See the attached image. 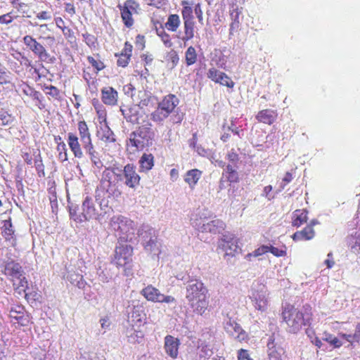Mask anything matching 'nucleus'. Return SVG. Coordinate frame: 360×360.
I'll return each mask as SVG.
<instances>
[{"label":"nucleus","mask_w":360,"mask_h":360,"mask_svg":"<svg viewBox=\"0 0 360 360\" xmlns=\"http://www.w3.org/2000/svg\"><path fill=\"white\" fill-rule=\"evenodd\" d=\"M170 115L167 110H164L160 106L158 105V108L155 111L151 113V119L154 122H162L169 117Z\"/></svg>","instance_id":"nucleus-40"},{"label":"nucleus","mask_w":360,"mask_h":360,"mask_svg":"<svg viewBox=\"0 0 360 360\" xmlns=\"http://www.w3.org/2000/svg\"><path fill=\"white\" fill-rule=\"evenodd\" d=\"M1 272L12 283L15 292L20 295L25 293L28 288V281L20 263L13 259L6 261Z\"/></svg>","instance_id":"nucleus-5"},{"label":"nucleus","mask_w":360,"mask_h":360,"mask_svg":"<svg viewBox=\"0 0 360 360\" xmlns=\"http://www.w3.org/2000/svg\"><path fill=\"white\" fill-rule=\"evenodd\" d=\"M135 46L139 50H143L146 46V39L142 34H138L135 38Z\"/></svg>","instance_id":"nucleus-55"},{"label":"nucleus","mask_w":360,"mask_h":360,"mask_svg":"<svg viewBox=\"0 0 360 360\" xmlns=\"http://www.w3.org/2000/svg\"><path fill=\"white\" fill-rule=\"evenodd\" d=\"M34 167L37 170V174L39 177L45 176L44 165L43 164L41 156H39V159L34 160Z\"/></svg>","instance_id":"nucleus-53"},{"label":"nucleus","mask_w":360,"mask_h":360,"mask_svg":"<svg viewBox=\"0 0 360 360\" xmlns=\"http://www.w3.org/2000/svg\"><path fill=\"white\" fill-rule=\"evenodd\" d=\"M226 158L229 161L235 164L237 163L239 159L238 155L233 150H232L227 154Z\"/></svg>","instance_id":"nucleus-63"},{"label":"nucleus","mask_w":360,"mask_h":360,"mask_svg":"<svg viewBox=\"0 0 360 360\" xmlns=\"http://www.w3.org/2000/svg\"><path fill=\"white\" fill-rule=\"evenodd\" d=\"M132 45L129 41H126L124 43V48L120 53L131 58L132 56Z\"/></svg>","instance_id":"nucleus-60"},{"label":"nucleus","mask_w":360,"mask_h":360,"mask_svg":"<svg viewBox=\"0 0 360 360\" xmlns=\"http://www.w3.org/2000/svg\"><path fill=\"white\" fill-rule=\"evenodd\" d=\"M179 340L168 335L165 338V349L166 353L173 359L177 357L179 354Z\"/></svg>","instance_id":"nucleus-21"},{"label":"nucleus","mask_w":360,"mask_h":360,"mask_svg":"<svg viewBox=\"0 0 360 360\" xmlns=\"http://www.w3.org/2000/svg\"><path fill=\"white\" fill-rule=\"evenodd\" d=\"M15 120V117L10 112L8 105L6 103L0 102V121L1 124L6 126L12 124Z\"/></svg>","instance_id":"nucleus-27"},{"label":"nucleus","mask_w":360,"mask_h":360,"mask_svg":"<svg viewBox=\"0 0 360 360\" xmlns=\"http://www.w3.org/2000/svg\"><path fill=\"white\" fill-rule=\"evenodd\" d=\"M165 58L167 62L170 64L172 68L176 67L179 61V56L178 53L174 49H171L167 53Z\"/></svg>","instance_id":"nucleus-44"},{"label":"nucleus","mask_w":360,"mask_h":360,"mask_svg":"<svg viewBox=\"0 0 360 360\" xmlns=\"http://www.w3.org/2000/svg\"><path fill=\"white\" fill-rule=\"evenodd\" d=\"M239 239L233 234H224L218 240V250L224 252V257H235L240 248L238 245Z\"/></svg>","instance_id":"nucleus-13"},{"label":"nucleus","mask_w":360,"mask_h":360,"mask_svg":"<svg viewBox=\"0 0 360 360\" xmlns=\"http://www.w3.org/2000/svg\"><path fill=\"white\" fill-rule=\"evenodd\" d=\"M241 11L238 9V8H233L231 11L230 15L232 19V22L230 25L229 35H233L239 30L240 24L239 17Z\"/></svg>","instance_id":"nucleus-33"},{"label":"nucleus","mask_w":360,"mask_h":360,"mask_svg":"<svg viewBox=\"0 0 360 360\" xmlns=\"http://www.w3.org/2000/svg\"><path fill=\"white\" fill-rule=\"evenodd\" d=\"M129 321L134 329V334H131L130 337L136 341H139V339L142 340L144 334L142 330H139V328L146 323V314L142 306H134L133 307Z\"/></svg>","instance_id":"nucleus-11"},{"label":"nucleus","mask_w":360,"mask_h":360,"mask_svg":"<svg viewBox=\"0 0 360 360\" xmlns=\"http://www.w3.org/2000/svg\"><path fill=\"white\" fill-rule=\"evenodd\" d=\"M115 167H108L102 173L100 188L108 193V197L119 198L122 195V190L119 181L122 179V174L116 172Z\"/></svg>","instance_id":"nucleus-8"},{"label":"nucleus","mask_w":360,"mask_h":360,"mask_svg":"<svg viewBox=\"0 0 360 360\" xmlns=\"http://www.w3.org/2000/svg\"><path fill=\"white\" fill-rule=\"evenodd\" d=\"M224 328L227 333L234 337L239 342L246 341L248 339V333L239 323L231 318L225 323Z\"/></svg>","instance_id":"nucleus-19"},{"label":"nucleus","mask_w":360,"mask_h":360,"mask_svg":"<svg viewBox=\"0 0 360 360\" xmlns=\"http://www.w3.org/2000/svg\"><path fill=\"white\" fill-rule=\"evenodd\" d=\"M223 222L219 219L212 220L204 224L203 229L205 231L217 233H219L220 230L223 229Z\"/></svg>","instance_id":"nucleus-38"},{"label":"nucleus","mask_w":360,"mask_h":360,"mask_svg":"<svg viewBox=\"0 0 360 360\" xmlns=\"http://www.w3.org/2000/svg\"><path fill=\"white\" fill-rule=\"evenodd\" d=\"M154 135L151 123L148 120H144L136 131L130 134L127 142V150L130 153H135L149 147L152 145Z\"/></svg>","instance_id":"nucleus-4"},{"label":"nucleus","mask_w":360,"mask_h":360,"mask_svg":"<svg viewBox=\"0 0 360 360\" xmlns=\"http://www.w3.org/2000/svg\"><path fill=\"white\" fill-rule=\"evenodd\" d=\"M267 347L269 349V360H282L281 352H283V349H276L275 344V339L271 337L267 342Z\"/></svg>","instance_id":"nucleus-32"},{"label":"nucleus","mask_w":360,"mask_h":360,"mask_svg":"<svg viewBox=\"0 0 360 360\" xmlns=\"http://www.w3.org/2000/svg\"><path fill=\"white\" fill-rule=\"evenodd\" d=\"M77 130L79 136L73 133L68 134L67 142L68 146L76 158L81 159L84 157V153L82 148L86 150L91 160L95 165L96 164L97 153L94 148L92 142L91 134L87 123L84 120H79L77 122Z\"/></svg>","instance_id":"nucleus-2"},{"label":"nucleus","mask_w":360,"mask_h":360,"mask_svg":"<svg viewBox=\"0 0 360 360\" xmlns=\"http://www.w3.org/2000/svg\"><path fill=\"white\" fill-rule=\"evenodd\" d=\"M281 317L282 323L286 326L289 333L297 334L304 327H310L313 321V309L310 304H304L301 308L286 303L282 307ZM310 330L306 329V333L310 336Z\"/></svg>","instance_id":"nucleus-1"},{"label":"nucleus","mask_w":360,"mask_h":360,"mask_svg":"<svg viewBox=\"0 0 360 360\" xmlns=\"http://www.w3.org/2000/svg\"><path fill=\"white\" fill-rule=\"evenodd\" d=\"M238 360H253L250 357L248 351L246 349H240L238 351Z\"/></svg>","instance_id":"nucleus-61"},{"label":"nucleus","mask_w":360,"mask_h":360,"mask_svg":"<svg viewBox=\"0 0 360 360\" xmlns=\"http://www.w3.org/2000/svg\"><path fill=\"white\" fill-rule=\"evenodd\" d=\"M44 89L46 90V94L52 97L53 99L60 101L62 99L60 91L55 86H45Z\"/></svg>","instance_id":"nucleus-45"},{"label":"nucleus","mask_w":360,"mask_h":360,"mask_svg":"<svg viewBox=\"0 0 360 360\" xmlns=\"http://www.w3.org/2000/svg\"><path fill=\"white\" fill-rule=\"evenodd\" d=\"M207 77L215 84H219L230 89H233L235 86V82L228 75L215 68H211L208 70Z\"/></svg>","instance_id":"nucleus-16"},{"label":"nucleus","mask_w":360,"mask_h":360,"mask_svg":"<svg viewBox=\"0 0 360 360\" xmlns=\"http://www.w3.org/2000/svg\"><path fill=\"white\" fill-rule=\"evenodd\" d=\"M268 300L264 295L259 296L255 300V308L259 311H265L267 309Z\"/></svg>","instance_id":"nucleus-50"},{"label":"nucleus","mask_w":360,"mask_h":360,"mask_svg":"<svg viewBox=\"0 0 360 360\" xmlns=\"http://www.w3.org/2000/svg\"><path fill=\"white\" fill-rule=\"evenodd\" d=\"M20 89L25 105L32 111H47V103L43 94L28 84L23 82Z\"/></svg>","instance_id":"nucleus-7"},{"label":"nucleus","mask_w":360,"mask_h":360,"mask_svg":"<svg viewBox=\"0 0 360 360\" xmlns=\"http://www.w3.org/2000/svg\"><path fill=\"white\" fill-rule=\"evenodd\" d=\"M155 30L165 47L171 48L173 46L174 44L170 34L165 31V27L160 22H157L155 23Z\"/></svg>","instance_id":"nucleus-26"},{"label":"nucleus","mask_w":360,"mask_h":360,"mask_svg":"<svg viewBox=\"0 0 360 360\" xmlns=\"http://www.w3.org/2000/svg\"><path fill=\"white\" fill-rule=\"evenodd\" d=\"M101 140L108 143H112L115 141L114 134L108 127H105L104 129H102Z\"/></svg>","instance_id":"nucleus-47"},{"label":"nucleus","mask_w":360,"mask_h":360,"mask_svg":"<svg viewBox=\"0 0 360 360\" xmlns=\"http://www.w3.org/2000/svg\"><path fill=\"white\" fill-rule=\"evenodd\" d=\"M269 245H262L255 249L252 252L248 253L245 255V259L248 261H251L252 257H257L269 252Z\"/></svg>","instance_id":"nucleus-42"},{"label":"nucleus","mask_w":360,"mask_h":360,"mask_svg":"<svg viewBox=\"0 0 360 360\" xmlns=\"http://www.w3.org/2000/svg\"><path fill=\"white\" fill-rule=\"evenodd\" d=\"M70 215L75 221L81 223L84 221L97 219L99 214L92 198L86 196L82 202V213L78 214L75 210L70 209Z\"/></svg>","instance_id":"nucleus-10"},{"label":"nucleus","mask_w":360,"mask_h":360,"mask_svg":"<svg viewBox=\"0 0 360 360\" xmlns=\"http://www.w3.org/2000/svg\"><path fill=\"white\" fill-rule=\"evenodd\" d=\"M181 16L184 22V36L181 39L185 43L195 36V22L193 15V3L186 0L181 1Z\"/></svg>","instance_id":"nucleus-9"},{"label":"nucleus","mask_w":360,"mask_h":360,"mask_svg":"<svg viewBox=\"0 0 360 360\" xmlns=\"http://www.w3.org/2000/svg\"><path fill=\"white\" fill-rule=\"evenodd\" d=\"M114 229L121 233H127L129 231L128 225H131V221H128L127 218L122 216H118L112 218Z\"/></svg>","instance_id":"nucleus-30"},{"label":"nucleus","mask_w":360,"mask_h":360,"mask_svg":"<svg viewBox=\"0 0 360 360\" xmlns=\"http://www.w3.org/2000/svg\"><path fill=\"white\" fill-rule=\"evenodd\" d=\"M278 117V112L276 110L264 109L259 110L255 116L256 120L259 122H262L268 125L274 124Z\"/></svg>","instance_id":"nucleus-22"},{"label":"nucleus","mask_w":360,"mask_h":360,"mask_svg":"<svg viewBox=\"0 0 360 360\" xmlns=\"http://www.w3.org/2000/svg\"><path fill=\"white\" fill-rule=\"evenodd\" d=\"M186 298L195 314L202 316L208 309V290L202 281H191L188 284Z\"/></svg>","instance_id":"nucleus-3"},{"label":"nucleus","mask_w":360,"mask_h":360,"mask_svg":"<svg viewBox=\"0 0 360 360\" xmlns=\"http://www.w3.org/2000/svg\"><path fill=\"white\" fill-rule=\"evenodd\" d=\"M9 72L6 70V68L0 63V84H6L9 83Z\"/></svg>","instance_id":"nucleus-52"},{"label":"nucleus","mask_w":360,"mask_h":360,"mask_svg":"<svg viewBox=\"0 0 360 360\" xmlns=\"http://www.w3.org/2000/svg\"><path fill=\"white\" fill-rule=\"evenodd\" d=\"M122 21L127 28H131L134 24L133 15L138 14L140 10L139 4L135 0H126L122 4H118Z\"/></svg>","instance_id":"nucleus-12"},{"label":"nucleus","mask_w":360,"mask_h":360,"mask_svg":"<svg viewBox=\"0 0 360 360\" xmlns=\"http://www.w3.org/2000/svg\"><path fill=\"white\" fill-rule=\"evenodd\" d=\"M315 236V231L310 226H306L302 230L296 231L292 238L295 241L309 240Z\"/></svg>","instance_id":"nucleus-29"},{"label":"nucleus","mask_w":360,"mask_h":360,"mask_svg":"<svg viewBox=\"0 0 360 360\" xmlns=\"http://www.w3.org/2000/svg\"><path fill=\"white\" fill-rule=\"evenodd\" d=\"M117 91L111 86L104 87L101 89V100L108 105H115L117 103Z\"/></svg>","instance_id":"nucleus-23"},{"label":"nucleus","mask_w":360,"mask_h":360,"mask_svg":"<svg viewBox=\"0 0 360 360\" xmlns=\"http://www.w3.org/2000/svg\"><path fill=\"white\" fill-rule=\"evenodd\" d=\"M223 176L230 183H238L239 181V176L236 169L231 165H227Z\"/></svg>","instance_id":"nucleus-36"},{"label":"nucleus","mask_w":360,"mask_h":360,"mask_svg":"<svg viewBox=\"0 0 360 360\" xmlns=\"http://www.w3.org/2000/svg\"><path fill=\"white\" fill-rule=\"evenodd\" d=\"M56 150L58 153V160L60 162H63L68 160V148L64 141H60L58 143Z\"/></svg>","instance_id":"nucleus-41"},{"label":"nucleus","mask_w":360,"mask_h":360,"mask_svg":"<svg viewBox=\"0 0 360 360\" xmlns=\"http://www.w3.org/2000/svg\"><path fill=\"white\" fill-rule=\"evenodd\" d=\"M134 248L127 244H119L115 246L111 263L117 269H123L124 274L129 276L133 271Z\"/></svg>","instance_id":"nucleus-6"},{"label":"nucleus","mask_w":360,"mask_h":360,"mask_svg":"<svg viewBox=\"0 0 360 360\" xmlns=\"http://www.w3.org/2000/svg\"><path fill=\"white\" fill-rule=\"evenodd\" d=\"M37 18L39 20H48L51 19V15L50 12L43 11L37 14Z\"/></svg>","instance_id":"nucleus-64"},{"label":"nucleus","mask_w":360,"mask_h":360,"mask_svg":"<svg viewBox=\"0 0 360 360\" xmlns=\"http://www.w3.org/2000/svg\"><path fill=\"white\" fill-rule=\"evenodd\" d=\"M130 60H131L130 57L120 53V54L118 55V59L117 60V65L119 67L125 68V67H127L128 65Z\"/></svg>","instance_id":"nucleus-56"},{"label":"nucleus","mask_w":360,"mask_h":360,"mask_svg":"<svg viewBox=\"0 0 360 360\" xmlns=\"http://www.w3.org/2000/svg\"><path fill=\"white\" fill-rule=\"evenodd\" d=\"M269 252L276 257H285L287 255V248L285 245L283 246V248H278L272 245H269Z\"/></svg>","instance_id":"nucleus-48"},{"label":"nucleus","mask_w":360,"mask_h":360,"mask_svg":"<svg viewBox=\"0 0 360 360\" xmlns=\"http://www.w3.org/2000/svg\"><path fill=\"white\" fill-rule=\"evenodd\" d=\"M144 249L150 252H153L155 255H159L160 252L158 237L156 236H150L149 240L143 243Z\"/></svg>","instance_id":"nucleus-35"},{"label":"nucleus","mask_w":360,"mask_h":360,"mask_svg":"<svg viewBox=\"0 0 360 360\" xmlns=\"http://www.w3.org/2000/svg\"><path fill=\"white\" fill-rule=\"evenodd\" d=\"M9 317L20 326H28L31 323L30 316L22 305L13 306L9 311Z\"/></svg>","instance_id":"nucleus-18"},{"label":"nucleus","mask_w":360,"mask_h":360,"mask_svg":"<svg viewBox=\"0 0 360 360\" xmlns=\"http://www.w3.org/2000/svg\"><path fill=\"white\" fill-rule=\"evenodd\" d=\"M141 294L148 300L153 302H160V303H174L176 299L171 295H165L160 292V291L153 286L152 285H148L146 287L143 288L141 291Z\"/></svg>","instance_id":"nucleus-14"},{"label":"nucleus","mask_w":360,"mask_h":360,"mask_svg":"<svg viewBox=\"0 0 360 360\" xmlns=\"http://www.w3.org/2000/svg\"><path fill=\"white\" fill-rule=\"evenodd\" d=\"M22 40L27 48L37 56L41 60L46 61L49 58V54L44 46L32 36L26 35Z\"/></svg>","instance_id":"nucleus-17"},{"label":"nucleus","mask_w":360,"mask_h":360,"mask_svg":"<svg viewBox=\"0 0 360 360\" xmlns=\"http://www.w3.org/2000/svg\"><path fill=\"white\" fill-rule=\"evenodd\" d=\"M27 6L26 4L22 3V2H18L15 5H13V7L14 8L17 9V11L22 14V15H21L22 17L30 18V15H25L26 14V11H25V8H27Z\"/></svg>","instance_id":"nucleus-57"},{"label":"nucleus","mask_w":360,"mask_h":360,"mask_svg":"<svg viewBox=\"0 0 360 360\" xmlns=\"http://www.w3.org/2000/svg\"><path fill=\"white\" fill-rule=\"evenodd\" d=\"M179 102L178 98L174 94H169L162 98L158 105L171 114L179 104Z\"/></svg>","instance_id":"nucleus-25"},{"label":"nucleus","mask_w":360,"mask_h":360,"mask_svg":"<svg viewBox=\"0 0 360 360\" xmlns=\"http://www.w3.org/2000/svg\"><path fill=\"white\" fill-rule=\"evenodd\" d=\"M140 172H148L154 166V156L151 153H143L139 160Z\"/></svg>","instance_id":"nucleus-31"},{"label":"nucleus","mask_w":360,"mask_h":360,"mask_svg":"<svg viewBox=\"0 0 360 360\" xmlns=\"http://www.w3.org/2000/svg\"><path fill=\"white\" fill-rule=\"evenodd\" d=\"M193 11L198 20V22L201 25H203V11L201 8V5L200 3H198L195 5L193 4Z\"/></svg>","instance_id":"nucleus-54"},{"label":"nucleus","mask_w":360,"mask_h":360,"mask_svg":"<svg viewBox=\"0 0 360 360\" xmlns=\"http://www.w3.org/2000/svg\"><path fill=\"white\" fill-rule=\"evenodd\" d=\"M227 130L229 131H231V133L237 135L238 137H241L240 132L242 130H240L238 127L236 126L233 122H231L230 125H227Z\"/></svg>","instance_id":"nucleus-62"},{"label":"nucleus","mask_w":360,"mask_h":360,"mask_svg":"<svg viewBox=\"0 0 360 360\" xmlns=\"http://www.w3.org/2000/svg\"><path fill=\"white\" fill-rule=\"evenodd\" d=\"M198 60L197 51L193 46H189L185 52V63L187 66L194 65Z\"/></svg>","instance_id":"nucleus-37"},{"label":"nucleus","mask_w":360,"mask_h":360,"mask_svg":"<svg viewBox=\"0 0 360 360\" xmlns=\"http://www.w3.org/2000/svg\"><path fill=\"white\" fill-rule=\"evenodd\" d=\"M202 172L198 169L188 170L184 176V181L191 189H194L198 181L202 177Z\"/></svg>","instance_id":"nucleus-24"},{"label":"nucleus","mask_w":360,"mask_h":360,"mask_svg":"<svg viewBox=\"0 0 360 360\" xmlns=\"http://www.w3.org/2000/svg\"><path fill=\"white\" fill-rule=\"evenodd\" d=\"M83 40L85 44L91 49H96L98 45V39L97 37L89 32H85L82 34Z\"/></svg>","instance_id":"nucleus-43"},{"label":"nucleus","mask_w":360,"mask_h":360,"mask_svg":"<svg viewBox=\"0 0 360 360\" xmlns=\"http://www.w3.org/2000/svg\"><path fill=\"white\" fill-rule=\"evenodd\" d=\"M20 17L19 15H16L13 11L9 13L0 15V24L8 25L11 23L13 20Z\"/></svg>","instance_id":"nucleus-46"},{"label":"nucleus","mask_w":360,"mask_h":360,"mask_svg":"<svg viewBox=\"0 0 360 360\" xmlns=\"http://www.w3.org/2000/svg\"><path fill=\"white\" fill-rule=\"evenodd\" d=\"M222 134L221 135L220 139L223 142H227L231 136V131H229L227 130V125L226 124H224L222 126Z\"/></svg>","instance_id":"nucleus-58"},{"label":"nucleus","mask_w":360,"mask_h":360,"mask_svg":"<svg viewBox=\"0 0 360 360\" xmlns=\"http://www.w3.org/2000/svg\"><path fill=\"white\" fill-rule=\"evenodd\" d=\"M293 179L292 174L288 172L285 173L284 177L282 179V183L281 184V190L285 188V186L292 181Z\"/></svg>","instance_id":"nucleus-59"},{"label":"nucleus","mask_w":360,"mask_h":360,"mask_svg":"<svg viewBox=\"0 0 360 360\" xmlns=\"http://www.w3.org/2000/svg\"><path fill=\"white\" fill-rule=\"evenodd\" d=\"M323 340L333 346L334 348H339L342 345V342L337 337L331 334H326Z\"/></svg>","instance_id":"nucleus-49"},{"label":"nucleus","mask_w":360,"mask_h":360,"mask_svg":"<svg viewBox=\"0 0 360 360\" xmlns=\"http://www.w3.org/2000/svg\"><path fill=\"white\" fill-rule=\"evenodd\" d=\"M95 56L96 58L91 56H87V60L91 65L94 69H95L98 72L104 70L105 68V65L104 64L103 61L100 59L101 56L99 53H96Z\"/></svg>","instance_id":"nucleus-39"},{"label":"nucleus","mask_w":360,"mask_h":360,"mask_svg":"<svg viewBox=\"0 0 360 360\" xmlns=\"http://www.w3.org/2000/svg\"><path fill=\"white\" fill-rule=\"evenodd\" d=\"M181 25L180 17L178 14H170L165 24V27L170 32H175Z\"/></svg>","instance_id":"nucleus-34"},{"label":"nucleus","mask_w":360,"mask_h":360,"mask_svg":"<svg viewBox=\"0 0 360 360\" xmlns=\"http://www.w3.org/2000/svg\"><path fill=\"white\" fill-rule=\"evenodd\" d=\"M63 34L64 35L65 38L70 43H75L76 42V37L75 35V32L73 30L70 28L69 27H63V30H61Z\"/></svg>","instance_id":"nucleus-51"},{"label":"nucleus","mask_w":360,"mask_h":360,"mask_svg":"<svg viewBox=\"0 0 360 360\" xmlns=\"http://www.w3.org/2000/svg\"><path fill=\"white\" fill-rule=\"evenodd\" d=\"M123 176L124 184L135 189L140 185L141 176L136 172V166L134 164L128 163L123 168Z\"/></svg>","instance_id":"nucleus-15"},{"label":"nucleus","mask_w":360,"mask_h":360,"mask_svg":"<svg viewBox=\"0 0 360 360\" xmlns=\"http://www.w3.org/2000/svg\"><path fill=\"white\" fill-rule=\"evenodd\" d=\"M2 224L1 229L3 237L6 242L14 247L16 245V238L11 217L8 219L3 220Z\"/></svg>","instance_id":"nucleus-20"},{"label":"nucleus","mask_w":360,"mask_h":360,"mask_svg":"<svg viewBox=\"0 0 360 360\" xmlns=\"http://www.w3.org/2000/svg\"><path fill=\"white\" fill-rule=\"evenodd\" d=\"M308 220V211L305 209H298L292 212V225L300 227Z\"/></svg>","instance_id":"nucleus-28"}]
</instances>
